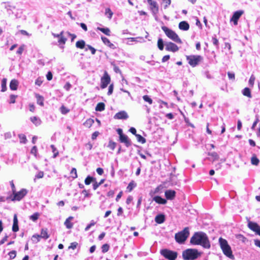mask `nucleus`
<instances>
[{
  "label": "nucleus",
  "instance_id": "9d476101",
  "mask_svg": "<svg viewBox=\"0 0 260 260\" xmlns=\"http://www.w3.org/2000/svg\"><path fill=\"white\" fill-rule=\"evenodd\" d=\"M111 81L110 77L107 72H105L103 76L101 78V87L102 89L105 88L110 83Z\"/></svg>",
  "mask_w": 260,
  "mask_h": 260
},
{
  "label": "nucleus",
  "instance_id": "2eb2a0df",
  "mask_svg": "<svg viewBox=\"0 0 260 260\" xmlns=\"http://www.w3.org/2000/svg\"><path fill=\"white\" fill-rule=\"evenodd\" d=\"M79 249L80 247L78 246V245H71L69 246L67 250L69 251L70 255L73 256L78 253Z\"/></svg>",
  "mask_w": 260,
  "mask_h": 260
},
{
  "label": "nucleus",
  "instance_id": "338daca9",
  "mask_svg": "<svg viewBox=\"0 0 260 260\" xmlns=\"http://www.w3.org/2000/svg\"><path fill=\"white\" fill-rule=\"evenodd\" d=\"M31 153L36 156L37 152V148L36 146H34L31 149Z\"/></svg>",
  "mask_w": 260,
  "mask_h": 260
},
{
  "label": "nucleus",
  "instance_id": "393cba45",
  "mask_svg": "<svg viewBox=\"0 0 260 260\" xmlns=\"http://www.w3.org/2000/svg\"><path fill=\"white\" fill-rule=\"evenodd\" d=\"M18 82L16 79H13L10 83V88L12 90H15L17 89Z\"/></svg>",
  "mask_w": 260,
  "mask_h": 260
},
{
  "label": "nucleus",
  "instance_id": "09e8293b",
  "mask_svg": "<svg viewBox=\"0 0 260 260\" xmlns=\"http://www.w3.org/2000/svg\"><path fill=\"white\" fill-rule=\"evenodd\" d=\"M24 48L25 45L24 44L21 45L17 50L16 53L19 55H21L24 50Z\"/></svg>",
  "mask_w": 260,
  "mask_h": 260
},
{
  "label": "nucleus",
  "instance_id": "3c124183",
  "mask_svg": "<svg viewBox=\"0 0 260 260\" xmlns=\"http://www.w3.org/2000/svg\"><path fill=\"white\" fill-rule=\"evenodd\" d=\"M95 222L94 220H91V222H90V223L89 224H88V225L86 226V227L85 228V232L88 231L90 229V228L91 226H92L94 225H95Z\"/></svg>",
  "mask_w": 260,
  "mask_h": 260
},
{
  "label": "nucleus",
  "instance_id": "b1692460",
  "mask_svg": "<svg viewBox=\"0 0 260 260\" xmlns=\"http://www.w3.org/2000/svg\"><path fill=\"white\" fill-rule=\"evenodd\" d=\"M67 40V38L66 36H65L64 35L61 37L60 38L58 39V43H59V46L60 48H64V45L65 44L66 41Z\"/></svg>",
  "mask_w": 260,
  "mask_h": 260
},
{
  "label": "nucleus",
  "instance_id": "c03bdc74",
  "mask_svg": "<svg viewBox=\"0 0 260 260\" xmlns=\"http://www.w3.org/2000/svg\"><path fill=\"white\" fill-rule=\"evenodd\" d=\"M60 111L62 114H66L70 111V110L64 106H61L60 108Z\"/></svg>",
  "mask_w": 260,
  "mask_h": 260
},
{
  "label": "nucleus",
  "instance_id": "a19ab883",
  "mask_svg": "<svg viewBox=\"0 0 260 260\" xmlns=\"http://www.w3.org/2000/svg\"><path fill=\"white\" fill-rule=\"evenodd\" d=\"M18 137L20 139V142L21 143L25 144L27 142L26 136L24 134H19Z\"/></svg>",
  "mask_w": 260,
  "mask_h": 260
},
{
  "label": "nucleus",
  "instance_id": "f8f14e48",
  "mask_svg": "<svg viewBox=\"0 0 260 260\" xmlns=\"http://www.w3.org/2000/svg\"><path fill=\"white\" fill-rule=\"evenodd\" d=\"M244 12L242 10H239L236 11L234 13L232 17H231L230 21L233 22L235 25L238 24V21L241 15L243 14Z\"/></svg>",
  "mask_w": 260,
  "mask_h": 260
},
{
  "label": "nucleus",
  "instance_id": "4be33fe9",
  "mask_svg": "<svg viewBox=\"0 0 260 260\" xmlns=\"http://www.w3.org/2000/svg\"><path fill=\"white\" fill-rule=\"evenodd\" d=\"M165 221V216L163 214L157 215L155 217V221L158 224H161Z\"/></svg>",
  "mask_w": 260,
  "mask_h": 260
},
{
  "label": "nucleus",
  "instance_id": "c756f323",
  "mask_svg": "<svg viewBox=\"0 0 260 260\" xmlns=\"http://www.w3.org/2000/svg\"><path fill=\"white\" fill-rule=\"evenodd\" d=\"M97 29L100 30L101 31H102L103 33H104V34H105L107 36H110L111 31H110V29L108 27L102 28V27H97Z\"/></svg>",
  "mask_w": 260,
  "mask_h": 260
},
{
  "label": "nucleus",
  "instance_id": "bf43d9fd",
  "mask_svg": "<svg viewBox=\"0 0 260 260\" xmlns=\"http://www.w3.org/2000/svg\"><path fill=\"white\" fill-rule=\"evenodd\" d=\"M109 249V245H103L102 247V252L105 253L108 251Z\"/></svg>",
  "mask_w": 260,
  "mask_h": 260
},
{
  "label": "nucleus",
  "instance_id": "37998d69",
  "mask_svg": "<svg viewBox=\"0 0 260 260\" xmlns=\"http://www.w3.org/2000/svg\"><path fill=\"white\" fill-rule=\"evenodd\" d=\"M116 143L112 141H110L108 145V147L112 150H114L116 147Z\"/></svg>",
  "mask_w": 260,
  "mask_h": 260
},
{
  "label": "nucleus",
  "instance_id": "5701e85b",
  "mask_svg": "<svg viewBox=\"0 0 260 260\" xmlns=\"http://www.w3.org/2000/svg\"><path fill=\"white\" fill-rule=\"evenodd\" d=\"M153 200L156 203L160 204L165 205L167 203V200L162 198L160 196H155L153 198Z\"/></svg>",
  "mask_w": 260,
  "mask_h": 260
},
{
  "label": "nucleus",
  "instance_id": "603ef678",
  "mask_svg": "<svg viewBox=\"0 0 260 260\" xmlns=\"http://www.w3.org/2000/svg\"><path fill=\"white\" fill-rule=\"evenodd\" d=\"M5 4V8L8 11H12V9H15V6H12L10 5L9 3H4Z\"/></svg>",
  "mask_w": 260,
  "mask_h": 260
},
{
  "label": "nucleus",
  "instance_id": "6e6d98bb",
  "mask_svg": "<svg viewBox=\"0 0 260 260\" xmlns=\"http://www.w3.org/2000/svg\"><path fill=\"white\" fill-rule=\"evenodd\" d=\"M71 174L73 175L72 177L73 179H75L77 177V170L75 168H72Z\"/></svg>",
  "mask_w": 260,
  "mask_h": 260
},
{
  "label": "nucleus",
  "instance_id": "a18cd8bd",
  "mask_svg": "<svg viewBox=\"0 0 260 260\" xmlns=\"http://www.w3.org/2000/svg\"><path fill=\"white\" fill-rule=\"evenodd\" d=\"M88 49H89L91 51V54L92 55L95 54L96 50L93 47H92L91 46H90L89 45H87L86 47L85 48V51H87Z\"/></svg>",
  "mask_w": 260,
  "mask_h": 260
},
{
  "label": "nucleus",
  "instance_id": "7ed1b4c3",
  "mask_svg": "<svg viewBox=\"0 0 260 260\" xmlns=\"http://www.w3.org/2000/svg\"><path fill=\"white\" fill-rule=\"evenodd\" d=\"M162 30L164 31L166 35L175 42L181 44L182 41L178 37V35L172 29L169 28L166 26H161Z\"/></svg>",
  "mask_w": 260,
  "mask_h": 260
},
{
  "label": "nucleus",
  "instance_id": "39448f33",
  "mask_svg": "<svg viewBox=\"0 0 260 260\" xmlns=\"http://www.w3.org/2000/svg\"><path fill=\"white\" fill-rule=\"evenodd\" d=\"M186 58L188 64L193 68L199 65L203 59V57L199 55H187Z\"/></svg>",
  "mask_w": 260,
  "mask_h": 260
},
{
  "label": "nucleus",
  "instance_id": "f704fd0d",
  "mask_svg": "<svg viewBox=\"0 0 260 260\" xmlns=\"http://www.w3.org/2000/svg\"><path fill=\"white\" fill-rule=\"evenodd\" d=\"M212 41L213 45L216 47L217 49L219 48V42L217 39L216 38V36L214 35L212 36Z\"/></svg>",
  "mask_w": 260,
  "mask_h": 260
},
{
  "label": "nucleus",
  "instance_id": "de8ad7c7",
  "mask_svg": "<svg viewBox=\"0 0 260 260\" xmlns=\"http://www.w3.org/2000/svg\"><path fill=\"white\" fill-rule=\"evenodd\" d=\"M143 99L146 102H148L149 104H152V99L147 95H145L143 96Z\"/></svg>",
  "mask_w": 260,
  "mask_h": 260
},
{
  "label": "nucleus",
  "instance_id": "a878e982",
  "mask_svg": "<svg viewBox=\"0 0 260 260\" xmlns=\"http://www.w3.org/2000/svg\"><path fill=\"white\" fill-rule=\"evenodd\" d=\"M76 47L80 49L84 48L85 47H86L85 42L83 40L77 41L76 43Z\"/></svg>",
  "mask_w": 260,
  "mask_h": 260
},
{
  "label": "nucleus",
  "instance_id": "c85d7f7f",
  "mask_svg": "<svg viewBox=\"0 0 260 260\" xmlns=\"http://www.w3.org/2000/svg\"><path fill=\"white\" fill-rule=\"evenodd\" d=\"M105 105L104 103H99L95 107L96 111H103L105 110Z\"/></svg>",
  "mask_w": 260,
  "mask_h": 260
},
{
  "label": "nucleus",
  "instance_id": "aec40b11",
  "mask_svg": "<svg viewBox=\"0 0 260 260\" xmlns=\"http://www.w3.org/2000/svg\"><path fill=\"white\" fill-rule=\"evenodd\" d=\"M178 27L180 29L186 31L189 29V25L187 22L183 21L179 23Z\"/></svg>",
  "mask_w": 260,
  "mask_h": 260
},
{
  "label": "nucleus",
  "instance_id": "774afa93",
  "mask_svg": "<svg viewBox=\"0 0 260 260\" xmlns=\"http://www.w3.org/2000/svg\"><path fill=\"white\" fill-rule=\"evenodd\" d=\"M52 73L50 71L48 72L46 75L47 79L48 81H50L52 79Z\"/></svg>",
  "mask_w": 260,
  "mask_h": 260
},
{
  "label": "nucleus",
  "instance_id": "052dcab7",
  "mask_svg": "<svg viewBox=\"0 0 260 260\" xmlns=\"http://www.w3.org/2000/svg\"><path fill=\"white\" fill-rule=\"evenodd\" d=\"M12 230L14 232H16L19 230L18 223H13V224Z\"/></svg>",
  "mask_w": 260,
  "mask_h": 260
},
{
  "label": "nucleus",
  "instance_id": "ddd939ff",
  "mask_svg": "<svg viewBox=\"0 0 260 260\" xmlns=\"http://www.w3.org/2000/svg\"><path fill=\"white\" fill-rule=\"evenodd\" d=\"M150 6V9L153 15H156L158 12V6L156 2L153 0H147Z\"/></svg>",
  "mask_w": 260,
  "mask_h": 260
},
{
  "label": "nucleus",
  "instance_id": "473e14b6",
  "mask_svg": "<svg viewBox=\"0 0 260 260\" xmlns=\"http://www.w3.org/2000/svg\"><path fill=\"white\" fill-rule=\"evenodd\" d=\"M95 181V179L90 176H88L85 179L84 182L86 185H89L92 182Z\"/></svg>",
  "mask_w": 260,
  "mask_h": 260
},
{
  "label": "nucleus",
  "instance_id": "bb28decb",
  "mask_svg": "<svg viewBox=\"0 0 260 260\" xmlns=\"http://www.w3.org/2000/svg\"><path fill=\"white\" fill-rule=\"evenodd\" d=\"M242 94L248 98H251L252 97L251 91L248 87H245L242 91Z\"/></svg>",
  "mask_w": 260,
  "mask_h": 260
},
{
  "label": "nucleus",
  "instance_id": "7c9ffc66",
  "mask_svg": "<svg viewBox=\"0 0 260 260\" xmlns=\"http://www.w3.org/2000/svg\"><path fill=\"white\" fill-rule=\"evenodd\" d=\"M36 98L37 99V104L40 105V106H43L44 105V98L42 96L40 95L39 94H36Z\"/></svg>",
  "mask_w": 260,
  "mask_h": 260
},
{
  "label": "nucleus",
  "instance_id": "c9c22d12",
  "mask_svg": "<svg viewBox=\"0 0 260 260\" xmlns=\"http://www.w3.org/2000/svg\"><path fill=\"white\" fill-rule=\"evenodd\" d=\"M157 47L159 50H162L164 48V42L162 39L159 38L157 41Z\"/></svg>",
  "mask_w": 260,
  "mask_h": 260
},
{
  "label": "nucleus",
  "instance_id": "58836bf2",
  "mask_svg": "<svg viewBox=\"0 0 260 260\" xmlns=\"http://www.w3.org/2000/svg\"><path fill=\"white\" fill-rule=\"evenodd\" d=\"M136 186V184L134 182V181H132L128 185L127 187V189L129 191H131L134 188H135Z\"/></svg>",
  "mask_w": 260,
  "mask_h": 260
},
{
  "label": "nucleus",
  "instance_id": "f3484780",
  "mask_svg": "<svg viewBox=\"0 0 260 260\" xmlns=\"http://www.w3.org/2000/svg\"><path fill=\"white\" fill-rule=\"evenodd\" d=\"M120 143H124L126 147H128L132 145V141L126 135H124L119 138Z\"/></svg>",
  "mask_w": 260,
  "mask_h": 260
},
{
  "label": "nucleus",
  "instance_id": "423d86ee",
  "mask_svg": "<svg viewBox=\"0 0 260 260\" xmlns=\"http://www.w3.org/2000/svg\"><path fill=\"white\" fill-rule=\"evenodd\" d=\"M47 230L42 229L40 235H35L32 237L31 240L34 242H41V239L46 240L48 238Z\"/></svg>",
  "mask_w": 260,
  "mask_h": 260
},
{
  "label": "nucleus",
  "instance_id": "412c9836",
  "mask_svg": "<svg viewBox=\"0 0 260 260\" xmlns=\"http://www.w3.org/2000/svg\"><path fill=\"white\" fill-rule=\"evenodd\" d=\"M74 217L73 216H70L64 221V224L68 229H71L73 226V223L71 222L73 220Z\"/></svg>",
  "mask_w": 260,
  "mask_h": 260
},
{
  "label": "nucleus",
  "instance_id": "6e6552de",
  "mask_svg": "<svg viewBox=\"0 0 260 260\" xmlns=\"http://www.w3.org/2000/svg\"><path fill=\"white\" fill-rule=\"evenodd\" d=\"M160 253L162 255L169 260H175L177 256V252L168 249H163L161 250Z\"/></svg>",
  "mask_w": 260,
  "mask_h": 260
},
{
  "label": "nucleus",
  "instance_id": "4468645a",
  "mask_svg": "<svg viewBox=\"0 0 260 260\" xmlns=\"http://www.w3.org/2000/svg\"><path fill=\"white\" fill-rule=\"evenodd\" d=\"M166 50L173 52H177L179 50V47L174 43L169 42L165 43Z\"/></svg>",
  "mask_w": 260,
  "mask_h": 260
},
{
  "label": "nucleus",
  "instance_id": "9b49d317",
  "mask_svg": "<svg viewBox=\"0 0 260 260\" xmlns=\"http://www.w3.org/2000/svg\"><path fill=\"white\" fill-rule=\"evenodd\" d=\"M247 225L251 231L260 236V226L257 223L249 221Z\"/></svg>",
  "mask_w": 260,
  "mask_h": 260
},
{
  "label": "nucleus",
  "instance_id": "680f3d73",
  "mask_svg": "<svg viewBox=\"0 0 260 260\" xmlns=\"http://www.w3.org/2000/svg\"><path fill=\"white\" fill-rule=\"evenodd\" d=\"M12 134L11 132H7L4 134V138L5 140L11 138Z\"/></svg>",
  "mask_w": 260,
  "mask_h": 260
},
{
  "label": "nucleus",
  "instance_id": "0eeeda50",
  "mask_svg": "<svg viewBox=\"0 0 260 260\" xmlns=\"http://www.w3.org/2000/svg\"><path fill=\"white\" fill-rule=\"evenodd\" d=\"M28 193V190L25 188L21 189L19 191L13 193L14 195L11 200L13 201H19L22 199Z\"/></svg>",
  "mask_w": 260,
  "mask_h": 260
},
{
  "label": "nucleus",
  "instance_id": "f257e3e1",
  "mask_svg": "<svg viewBox=\"0 0 260 260\" xmlns=\"http://www.w3.org/2000/svg\"><path fill=\"white\" fill-rule=\"evenodd\" d=\"M208 236L203 232H195L191 237L190 244H209Z\"/></svg>",
  "mask_w": 260,
  "mask_h": 260
},
{
  "label": "nucleus",
  "instance_id": "5fc2aeb1",
  "mask_svg": "<svg viewBox=\"0 0 260 260\" xmlns=\"http://www.w3.org/2000/svg\"><path fill=\"white\" fill-rule=\"evenodd\" d=\"M44 177V172L42 171L39 172L35 176V178L34 180L35 181L36 179H40Z\"/></svg>",
  "mask_w": 260,
  "mask_h": 260
},
{
  "label": "nucleus",
  "instance_id": "0e129e2a",
  "mask_svg": "<svg viewBox=\"0 0 260 260\" xmlns=\"http://www.w3.org/2000/svg\"><path fill=\"white\" fill-rule=\"evenodd\" d=\"M63 35H64V32L63 31H61L58 34H54V33L52 34V35L53 36V37L54 38H57L58 39L60 38L61 37H62Z\"/></svg>",
  "mask_w": 260,
  "mask_h": 260
},
{
  "label": "nucleus",
  "instance_id": "20e7f679",
  "mask_svg": "<svg viewBox=\"0 0 260 260\" xmlns=\"http://www.w3.org/2000/svg\"><path fill=\"white\" fill-rule=\"evenodd\" d=\"M189 235V230L188 227L185 228L182 231L176 233L175 235L176 241L181 243L184 242Z\"/></svg>",
  "mask_w": 260,
  "mask_h": 260
},
{
  "label": "nucleus",
  "instance_id": "1a4fd4ad",
  "mask_svg": "<svg viewBox=\"0 0 260 260\" xmlns=\"http://www.w3.org/2000/svg\"><path fill=\"white\" fill-rule=\"evenodd\" d=\"M221 249L225 255L231 259H234V256L230 245H220Z\"/></svg>",
  "mask_w": 260,
  "mask_h": 260
},
{
  "label": "nucleus",
  "instance_id": "69168bd1",
  "mask_svg": "<svg viewBox=\"0 0 260 260\" xmlns=\"http://www.w3.org/2000/svg\"><path fill=\"white\" fill-rule=\"evenodd\" d=\"M228 76L230 79L234 80L235 79V74L232 72H228Z\"/></svg>",
  "mask_w": 260,
  "mask_h": 260
},
{
  "label": "nucleus",
  "instance_id": "e433bc0d",
  "mask_svg": "<svg viewBox=\"0 0 260 260\" xmlns=\"http://www.w3.org/2000/svg\"><path fill=\"white\" fill-rule=\"evenodd\" d=\"M94 121L93 119L89 118L84 123V125L85 126L90 127L93 124Z\"/></svg>",
  "mask_w": 260,
  "mask_h": 260
},
{
  "label": "nucleus",
  "instance_id": "2f4dec72",
  "mask_svg": "<svg viewBox=\"0 0 260 260\" xmlns=\"http://www.w3.org/2000/svg\"><path fill=\"white\" fill-rule=\"evenodd\" d=\"M7 79L3 78L2 81L1 86H2V92H5L7 90Z\"/></svg>",
  "mask_w": 260,
  "mask_h": 260
},
{
  "label": "nucleus",
  "instance_id": "cd10ccee",
  "mask_svg": "<svg viewBox=\"0 0 260 260\" xmlns=\"http://www.w3.org/2000/svg\"><path fill=\"white\" fill-rule=\"evenodd\" d=\"M30 120L36 126L40 125L41 123V119L36 116L31 117Z\"/></svg>",
  "mask_w": 260,
  "mask_h": 260
},
{
  "label": "nucleus",
  "instance_id": "dca6fc26",
  "mask_svg": "<svg viewBox=\"0 0 260 260\" xmlns=\"http://www.w3.org/2000/svg\"><path fill=\"white\" fill-rule=\"evenodd\" d=\"M128 117V114L125 111H121L117 113L114 116V118L116 119H126Z\"/></svg>",
  "mask_w": 260,
  "mask_h": 260
},
{
  "label": "nucleus",
  "instance_id": "13d9d810",
  "mask_svg": "<svg viewBox=\"0 0 260 260\" xmlns=\"http://www.w3.org/2000/svg\"><path fill=\"white\" fill-rule=\"evenodd\" d=\"M113 88H114V86H113V84L110 85V86H109V88H108V91L107 93V94L108 95H111L113 93Z\"/></svg>",
  "mask_w": 260,
  "mask_h": 260
},
{
  "label": "nucleus",
  "instance_id": "e2e57ef3",
  "mask_svg": "<svg viewBox=\"0 0 260 260\" xmlns=\"http://www.w3.org/2000/svg\"><path fill=\"white\" fill-rule=\"evenodd\" d=\"M113 70H114V72L116 73H119L120 74H122L121 71L120 70L119 68L118 67L116 66V65H114Z\"/></svg>",
  "mask_w": 260,
  "mask_h": 260
},
{
  "label": "nucleus",
  "instance_id": "864d4df0",
  "mask_svg": "<svg viewBox=\"0 0 260 260\" xmlns=\"http://www.w3.org/2000/svg\"><path fill=\"white\" fill-rule=\"evenodd\" d=\"M17 97V95L14 94H11L10 96V104H14L15 103V99Z\"/></svg>",
  "mask_w": 260,
  "mask_h": 260
},
{
  "label": "nucleus",
  "instance_id": "4c0bfd02",
  "mask_svg": "<svg viewBox=\"0 0 260 260\" xmlns=\"http://www.w3.org/2000/svg\"><path fill=\"white\" fill-rule=\"evenodd\" d=\"M105 15L107 16L109 19H111L113 15V13L110 8H108L105 10Z\"/></svg>",
  "mask_w": 260,
  "mask_h": 260
},
{
  "label": "nucleus",
  "instance_id": "6ab92c4d",
  "mask_svg": "<svg viewBox=\"0 0 260 260\" xmlns=\"http://www.w3.org/2000/svg\"><path fill=\"white\" fill-rule=\"evenodd\" d=\"M101 39L104 44L108 46L109 48L112 49H115L116 48L115 46L113 43H111L110 40L106 37L102 36Z\"/></svg>",
  "mask_w": 260,
  "mask_h": 260
},
{
  "label": "nucleus",
  "instance_id": "72a5a7b5",
  "mask_svg": "<svg viewBox=\"0 0 260 260\" xmlns=\"http://www.w3.org/2000/svg\"><path fill=\"white\" fill-rule=\"evenodd\" d=\"M251 162L253 165L257 166L259 162V159L254 155L251 158Z\"/></svg>",
  "mask_w": 260,
  "mask_h": 260
},
{
  "label": "nucleus",
  "instance_id": "8fccbe9b",
  "mask_svg": "<svg viewBox=\"0 0 260 260\" xmlns=\"http://www.w3.org/2000/svg\"><path fill=\"white\" fill-rule=\"evenodd\" d=\"M208 155L212 156L213 158V160H215L218 159L219 156L217 153L215 152L209 153Z\"/></svg>",
  "mask_w": 260,
  "mask_h": 260
},
{
  "label": "nucleus",
  "instance_id": "49530a36",
  "mask_svg": "<svg viewBox=\"0 0 260 260\" xmlns=\"http://www.w3.org/2000/svg\"><path fill=\"white\" fill-rule=\"evenodd\" d=\"M255 79V77L253 75H252L250 76V79L249 80V85L250 86H251V87H253V86Z\"/></svg>",
  "mask_w": 260,
  "mask_h": 260
},
{
  "label": "nucleus",
  "instance_id": "79ce46f5",
  "mask_svg": "<svg viewBox=\"0 0 260 260\" xmlns=\"http://www.w3.org/2000/svg\"><path fill=\"white\" fill-rule=\"evenodd\" d=\"M136 137L137 138V141L139 142L142 144H144L146 142V139L140 135L138 134L136 136Z\"/></svg>",
  "mask_w": 260,
  "mask_h": 260
},
{
  "label": "nucleus",
  "instance_id": "a211bd4d",
  "mask_svg": "<svg viewBox=\"0 0 260 260\" xmlns=\"http://www.w3.org/2000/svg\"><path fill=\"white\" fill-rule=\"evenodd\" d=\"M165 195L167 199L172 200L176 196V192L173 190H167L165 192Z\"/></svg>",
  "mask_w": 260,
  "mask_h": 260
},
{
  "label": "nucleus",
  "instance_id": "ea45409f",
  "mask_svg": "<svg viewBox=\"0 0 260 260\" xmlns=\"http://www.w3.org/2000/svg\"><path fill=\"white\" fill-rule=\"evenodd\" d=\"M40 216V214L38 212H36L31 216H29V219L33 221H36Z\"/></svg>",
  "mask_w": 260,
  "mask_h": 260
},
{
  "label": "nucleus",
  "instance_id": "4d7b16f0",
  "mask_svg": "<svg viewBox=\"0 0 260 260\" xmlns=\"http://www.w3.org/2000/svg\"><path fill=\"white\" fill-rule=\"evenodd\" d=\"M237 238L241 241L242 242L245 243L247 242V239L241 235H239L237 236Z\"/></svg>",
  "mask_w": 260,
  "mask_h": 260
},
{
  "label": "nucleus",
  "instance_id": "f03ea898",
  "mask_svg": "<svg viewBox=\"0 0 260 260\" xmlns=\"http://www.w3.org/2000/svg\"><path fill=\"white\" fill-rule=\"evenodd\" d=\"M182 258L184 260H195L201 255V253L196 249H187L182 251Z\"/></svg>",
  "mask_w": 260,
  "mask_h": 260
}]
</instances>
